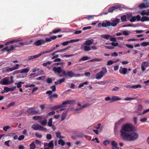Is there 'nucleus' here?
<instances>
[{"instance_id": "obj_10", "label": "nucleus", "mask_w": 149, "mask_h": 149, "mask_svg": "<svg viewBox=\"0 0 149 149\" xmlns=\"http://www.w3.org/2000/svg\"><path fill=\"white\" fill-rule=\"evenodd\" d=\"M45 43V41L42 39H40L34 42V44L36 46H38L41 45H43Z\"/></svg>"}, {"instance_id": "obj_48", "label": "nucleus", "mask_w": 149, "mask_h": 149, "mask_svg": "<svg viewBox=\"0 0 149 149\" xmlns=\"http://www.w3.org/2000/svg\"><path fill=\"white\" fill-rule=\"evenodd\" d=\"M42 117L41 116H36L33 117V118L34 120H37L38 119H41Z\"/></svg>"}, {"instance_id": "obj_12", "label": "nucleus", "mask_w": 149, "mask_h": 149, "mask_svg": "<svg viewBox=\"0 0 149 149\" xmlns=\"http://www.w3.org/2000/svg\"><path fill=\"white\" fill-rule=\"evenodd\" d=\"M148 3V1L144 0L143 2L139 5V7L140 9H142L144 8H146L148 7L147 4Z\"/></svg>"}, {"instance_id": "obj_40", "label": "nucleus", "mask_w": 149, "mask_h": 149, "mask_svg": "<svg viewBox=\"0 0 149 149\" xmlns=\"http://www.w3.org/2000/svg\"><path fill=\"white\" fill-rule=\"evenodd\" d=\"M8 129H11V127L9 126H6L3 127V129L5 132H6L7 131Z\"/></svg>"}, {"instance_id": "obj_58", "label": "nucleus", "mask_w": 149, "mask_h": 149, "mask_svg": "<svg viewBox=\"0 0 149 149\" xmlns=\"http://www.w3.org/2000/svg\"><path fill=\"white\" fill-rule=\"evenodd\" d=\"M35 86V85L34 84L26 85L24 86V87L26 88L28 87H34Z\"/></svg>"}, {"instance_id": "obj_27", "label": "nucleus", "mask_w": 149, "mask_h": 149, "mask_svg": "<svg viewBox=\"0 0 149 149\" xmlns=\"http://www.w3.org/2000/svg\"><path fill=\"white\" fill-rule=\"evenodd\" d=\"M72 103V101L71 100H66L65 102H63L61 105V107H65V105L67 104H70Z\"/></svg>"}, {"instance_id": "obj_18", "label": "nucleus", "mask_w": 149, "mask_h": 149, "mask_svg": "<svg viewBox=\"0 0 149 149\" xmlns=\"http://www.w3.org/2000/svg\"><path fill=\"white\" fill-rule=\"evenodd\" d=\"M103 127V126L100 123L98 124L97 125L95 126L94 127L96 129L98 130L99 132L101 131Z\"/></svg>"}, {"instance_id": "obj_62", "label": "nucleus", "mask_w": 149, "mask_h": 149, "mask_svg": "<svg viewBox=\"0 0 149 149\" xmlns=\"http://www.w3.org/2000/svg\"><path fill=\"white\" fill-rule=\"evenodd\" d=\"M46 138L47 139L50 140L52 138V136L50 134H48L47 135Z\"/></svg>"}, {"instance_id": "obj_9", "label": "nucleus", "mask_w": 149, "mask_h": 149, "mask_svg": "<svg viewBox=\"0 0 149 149\" xmlns=\"http://www.w3.org/2000/svg\"><path fill=\"white\" fill-rule=\"evenodd\" d=\"M120 19L118 18L113 19L111 22V25L113 26H116L120 22Z\"/></svg>"}, {"instance_id": "obj_4", "label": "nucleus", "mask_w": 149, "mask_h": 149, "mask_svg": "<svg viewBox=\"0 0 149 149\" xmlns=\"http://www.w3.org/2000/svg\"><path fill=\"white\" fill-rule=\"evenodd\" d=\"M31 128L34 130H44L45 128L42 126L38 125V124L32 125Z\"/></svg>"}, {"instance_id": "obj_7", "label": "nucleus", "mask_w": 149, "mask_h": 149, "mask_svg": "<svg viewBox=\"0 0 149 149\" xmlns=\"http://www.w3.org/2000/svg\"><path fill=\"white\" fill-rule=\"evenodd\" d=\"M141 66L142 70L143 72L146 68L149 66V62L147 61H144L142 63Z\"/></svg>"}, {"instance_id": "obj_50", "label": "nucleus", "mask_w": 149, "mask_h": 149, "mask_svg": "<svg viewBox=\"0 0 149 149\" xmlns=\"http://www.w3.org/2000/svg\"><path fill=\"white\" fill-rule=\"evenodd\" d=\"M41 124L43 125H45L47 124V119H45V120H43L42 121H40V122Z\"/></svg>"}, {"instance_id": "obj_33", "label": "nucleus", "mask_w": 149, "mask_h": 149, "mask_svg": "<svg viewBox=\"0 0 149 149\" xmlns=\"http://www.w3.org/2000/svg\"><path fill=\"white\" fill-rule=\"evenodd\" d=\"M84 136V134L82 132H79L77 134L76 137L80 138H82Z\"/></svg>"}, {"instance_id": "obj_35", "label": "nucleus", "mask_w": 149, "mask_h": 149, "mask_svg": "<svg viewBox=\"0 0 149 149\" xmlns=\"http://www.w3.org/2000/svg\"><path fill=\"white\" fill-rule=\"evenodd\" d=\"M81 39H73L70 40H68L69 44L70 43H72L73 42H78Z\"/></svg>"}, {"instance_id": "obj_1", "label": "nucleus", "mask_w": 149, "mask_h": 149, "mask_svg": "<svg viewBox=\"0 0 149 149\" xmlns=\"http://www.w3.org/2000/svg\"><path fill=\"white\" fill-rule=\"evenodd\" d=\"M135 130V126L132 124L127 123L123 125L120 130V135L122 139L125 141H132L138 138V134L135 132H131Z\"/></svg>"}, {"instance_id": "obj_29", "label": "nucleus", "mask_w": 149, "mask_h": 149, "mask_svg": "<svg viewBox=\"0 0 149 149\" xmlns=\"http://www.w3.org/2000/svg\"><path fill=\"white\" fill-rule=\"evenodd\" d=\"M125 120V118H120L119 120L117 121L116 123V124H118V125H120L122 123L124 122Z\"/></svg>"}, {"instance_id": "obj_45", "label": "nucleus", "mask_w": 149, "mask_h": 149, "mask_svg": "<svg viewBox=\"0 0 149 149\" xmlns=\"http://www.w3.org/2000/svg\"><path fill=\"white\" fill-rule=\"evenodd\" d=\"M141 45L142 46H146L149 45V42H144L141 44Z\"/></svg>"}, {"instance_id": "obj_56", "label": "nucleus", "mask_w": 149, "mask_h": 149, "mask_svg": "<svg viewBox=\"0 0 149 149\" xmlns=\"http://www.w3.org/2000/svg\"><path fill=\"white\" fill-rule=\"evenodd\" d=\"M141 86L140 85H134L132 86V88H141Z\"/></svg>"}, {"instance_id": "obj_36", "label": "nucleus", "mask_w": 149, "mask_h": 149, "mask_svg": "<svg viewBox=\"0 0 149 149\" xmlns=\"http://www.w3.org/2000/svg\"><path fill=\"white\" fill-rule=\"evenodd\" d=\"M56 136L58 138L62 139L64 138V136H62L61 135V133L60 132H57L56 133Z\"/></svg>"}, {"instance_id": "obj_14", "label": "nucleus", "mask_w": 149, "mask_h": 149, "mask_svg": "<svg viewBox=\"0 0 149 149\" xmlns=\"http://www.w3.org/2000/svg\"><path fill=\"white\" fill-rule=\"evenodd\" d=\"M119 72L121 74H125L127 72V69L126 68L121 67L119 70Z\"/></svg>"}, {"instance_id": "obj_25", "label": "nucleus", "mask_w": 149, "mask_h": 149, "mask_svg": "<svg viewBox=\"0 0 149 149\" xmlns=\"http://www.w3.org/2000/svg\"><path fill=\"white\" fill-rule=\"evenodd\" d=\"M68 109L65 112H63L61 116V120L63 121L64 120L67 116L68 112Z\"/></svg>"}, {"instance_id": "obj_23", "label": "nucleus", "mask_w": 149, "mask_h": 149, "mask_svg": "<svg viewBox=\"0 0 149 149\" xmlns=\"http://www.w3.org/2000/svg\"><path fill=\"white\" fill-rule=\"evenodd\" d=\"M111 25V22L109 21H106L105 22H102V27H108Z\"/></svg>"}, {"instance_id": "obj_31", "label": "nucleus", "mask_w": 149, "mask_h": 149, "mask_svg": "<svg viewBox=\"0 0 149 149\" xmlns=\"http://www.w3.org/2000/svg\"><path fill=\"white\" fill-rule=\"evenodd\" d=\"M55 48H54L53 49H51V50H45L43 51V52H41V55L43 54H45L47 53H49L51 52L53 50L55 49Z\"/></svg>"}, {"instance_id": "obj_21", "label": "nucleus", "mask_w": 149, "mask_h": 149, "mask_svg": "<svg viewBox=\"0 0 149 149\" xmlns=\"http://www.w3.org/2000/svg\"><path fill=\"white\" fill-rule=\"evenodd\" d=\"M30 69L29 67H28L26 68H24L20 70L21 73H26L28 72Z\"/></svg>"}, {"instance_id": "obj_37", "label": "nucleus", "mask_w": 149, "mask_h": 149, "mask_svg": "<svg viewBox=\"0 0 149 149\" xmlns=\"http://www.w3.org/2000/svg\"><path fill=\"white\" fill-rule=\"evenodd\" d=\"M106 44H111L113 47H116L118 45V44L117 42H112L111 43H106Z\"/></svg>"}, {"instance_id": "obj_46", "label": "nucleus", "mask_w": 149, "mask_h": 149, "mask_svg": "<svg viewBox=\"0 0 149 149\" xmlns=\"http://www.w3.org/2000/svg\"><path fill=\"white\" fill-rule=\"evenodd\" d=\"M55 113V111H53L49 113L46 116L47 117L52 115H54Z\"/></svg>"}, {"instance_id": "obj_26", "label": "nucleus", "mask_w": 149, "mask_h": 149, "mask_svg": "<svg viewBox=\"0 0 149 149\" xmlns=\"http://www.w3.org/2000/svg\"><path fill=\"white\" fill-rule=\"evenodd\" d=\"M111 145L112 146V149H119L117 147V145L116 142L114 141H112L111 142Z\"/></svg>"}, {"instance_id": "obj_2", "label": "nucleus", "mask_w": 149, "mask_h": 149, "mask_svg": "<svg viewBox=\"0 0 149 149\" xmlns=\"http://www.w3.org/2000/svg\"><path fill=\"white\" fill-rule=\"evenodd\" d=\"M10 79V81H9V77H8L2 79L0 81V84L2 85H8L13 83L14 82L13 80V76H11Z\"/></svg>"}, {"instance_id": "obj_28", "label": "nucleus", "mask_w": 149, "mask_h": 149, "mask_svg": "<svg viewBox=\"0 0 149 149\" xmlns=\"http://www.w3.org/2000/svg\"><path fill=\"white\" fill-rule=\"evenodd\" d=\"M140 20L142 22L148 21V17L146 16H143L141 18V17L140 16L139 21Z\"/></svg>"}, {"instance_id": "obj_57", "label": "nucleus", "mask_w": 149, "mask_h": 149, "mask_svg": "<svg viewBox=\"0 0 149 149\" xmlns=\"http://www.w3.org/2000/svg\"><path fill=\"white\" fill-rule=\"evenodd\" d=\"M123 34L125 36L128 35L129 34V32L127 31H123L122 32Z\"/></svg>"}, {"instance_id": "obj_6", "label": "nucleus", "mask_w": 149, "mask_h": 149, "mask_svg": "<svg viewBox=\"0 0 149 149\" xmlns=\"http://www.w3.org/2000/svg\"><path fill=\"white\" fill-rule=\"evenodd\" d=\"M81 48L85 52L89 51L91 49V48H90L89 46L86 45L84 43L81 45Z\"/></svg>"}, {"instance_id": "obj_52", "label": "nucleus", "mask_w": 149, "mask_h": 149, "mask_svg": "<svg viewBox=\"0 0 149 149\" xmlns=\"http://www.w3.org/2000/svg\"><path fill=\"white\" fill-rule=\"evenodd\" d=\"M143 106L142 105L140 104H139L138 106L137 110L138 111H141L142 110Z\"/></svg>"}, {"instance_id": "obj_5", "label": "nucleus", "mask_w": 149, "mask_h": 149, "mask_svg": "<svg viewBox=\"0 0 149 149\" xmlns=\"http://www.w3.org/2000/svg\"><path fill=\"white\" fill-rule=\"evenodd\" d=\"M38 110L36 108H31L27 110V112L30 114L33 115L38 113Z\"/></svg>"}, {"instance_id": "obj_24", "label": "nucleus", "mask_w": 149, "mask_h": 149, "mask_svg": "<svg viewBox=\"0 0 149 149\" xmlns=\"http://www.w3.org/2000/svg\"><path fill=\"white\" fill-rule=\"evenodd\" d=\"M93 42L94 40L93 39H91L86 40L84 43L90 46L93 43Z\"/></svg>"}, {"instance_id": "obj_16", "label": "nucleus", "mask_w": 149, "mask_h": 149, "mask_svg": "<svg viewBox=\"0 0 149 149\" xmlns=\"http://www.w3.org/2000/svg\"><path fill=\"white\" fill-rule=\"evenodd\" d=\"M120 6L118 5H116L114 6H112L109 8L108 10L109 12V13H112L114 10H115L117 9L120 8Z\"/></svg>"}, {"instance_id": "obj_17", "label": "nucleus", "mask_w": 149, "mask_h": 149, "mask_svg": "<svg viewBox=\"0 0 149 149\" xmlns=\"http://www.w3.org/2000/svg\"><path fill=\"white\" fill-rule=\"evenodd\" d=\"M16 88L15 86H14L10 88H8L7 87H4V90L6 91V92L7 93L9 91H13Z\"/></svg>"}, {"instance_id": "obj_3", "label": "nucleus", "mask_w": 149, "mask_h": 149, "mask_svg": "<svg viewBox=\"0 0 149 149\" xmlns=\"http://www.w3.org/2000/svg\"><path fill=\"white\" fill-rule=\"evenodd\" d=\"M102 70L96 74L95 79H99L101 78L107 72V70L106 68L103 67L102 68Z\"/></svg>"}, {"instance_id": "obj_59", "label": "nucleus", "mask_w": 149, "mask_h": 149, "mask_svg": "<svg viewBox=\"0 0 149 149\" xmlns=\"http://www.w3.org/2000/svg\"><path fill=\"white\" fill-rule=\"evenodd\" d=\"M68 49V48H66L64 49H62L61 50H58L56 51V52L57 53L60 52H65L66 50Z\"/></svg>"}, {"instance_id": "obj_39", "label": "nucleus", "mask_w": 149, "mask_h": 149, "mask_svg": "<svg viewBox=\"0 0 149 149\" xmlns=\"http://www.w3.org/2000/svg\"><path fill=\"white\" fill-rule=\"evenodd\" d=\"M14 70L13 68H6V70L4 71V72H8Z\"/></svg>"}, {"instance_id": "obj_53", "label": "nucleus", "mask_w": 149, "mask_h": 149, "mask_svg": "<svg viewBox=\"0 0 149 149\" xmlns=\"http://www.w3.org/2000/svg\"><path fill=\"white\" fill-rule=\"evenodd\" d=\"M120 89V88L116 86L114 88H113L112 90V91H118Z\"/></svg>"}, {"instance_id": "obj_42", "label": "nucleus", "mask_w": 149, "mask_h": 149, "mask_svg": "<svg viewBox=\"0 0 149 149\" xmlns=\"http://www.w3.org/2000/svg\"><path fill=\"white\" fill-rule=\"evenodd\" d=\"M58 144L59 145H61L62 146H63L65 145V142L63 140L61 139L59 140Z\"/></svg>"}, {"instance_id": "obj_19", "label": "nucleus", "mask_w": 149, "mask_h": 149, "mask_svg": "<svg viewBox=\"0 0 149 149\" xmlns=\"http://www.w3.org/2000/svg\"><path fill=\"white\" fill-rule=\"evenodd\" d=\"M46 145L48 146L50 148L53 149L54 147L53 140L51 141L48 143H45V146Z\"/></svg>"}, {"instance_id": "obj_63", "label": "nucleus", "mask_w": 149, "mask_h": 149, "mask_svg": "<svg viewBox=\"0 0 149 149\" xmlns=\"http://www.w3.org/2000/svg\"><path fill=\"white\" fill-rule=\"evenodd\" d=\"M19 66V65L18 64H16L14 67H12L13 70L18 69Z\"/></svg>"}, {"instance_id": "obj_38", "label": "nucleus", "mask_w": 149, "mask_h": 149, "mask_svg": "<svg viewBox=\"0 0 149 149\" xmlns=\"http://www.w3.org/2000/svg\"><path fill=\"white\" fill-rule=\"evenodd\" d=\"M140 14L143 16H144L145 15H149V10L146 12L144 11H143L140 13Z\"/></svg>"}, {"instance_id": "obj_15", "label": "nucleus", "mask_w": 149, "mask_h": 149, "mask_svg": "<svg viewBox=\"0 0 149 149\" xmlns=\"http://www.w3.org/2000/svg\"><path fill=\"white\" fill-rule=\"evenodd\" d=\"M140 19V16L138 15L136 16H134L132 17L130 19V20L131 22H135L136 20L137 21H139Z\"/></svg>"}, {"instance_id": "obj_49", "label": "nucleus", "mask_w": 149, "mask_h": 149, "mask_svg": "<svg viewBox=\"0 0 149 149\" xmlns=\"http://www.w3.org/2000/svg\"><path fill=\"white\" fill-rule=\"evenodd\" d=\"M110 143V141L108 140H106L103 142V143L105 146H107Z\"/></svg>"}, {"instance_id": "obj_20", "label": "nucleus", "mask_w": 149, "mask_h": 149, "mask_svg": "<svg viewBox=\"0 0 149 149\" xmlns=\"http://www.w3.org/2000/svg\"><path fill=\"white\" fill-rule=\"evenodd\" d=\"M121 100V98L117 96H113L111 97V101L110 102H111L114 101L119 100Z\"/></svg>"}, {"instance_id": "obj_43", "label": "nucleus", "mask_w": 149, "mask_h": 149, "mask_svg": "<svg viewBox=\"0 0 149 149\" xmlns=\"http://www.w3.org/2000/svg\"><path fill=\"white\" fill-rule=\"evenodd\" d=\"M52 118H50L48 122V125L49 127H51L52 126Z\"/></svg>"}, {"instance_id": "obj_61", "label": "nucleus", "mask_w": 149, "mask_h": 149, "mask_svg": "<svg viewBox=\"0 0 149 149\" xmlns=\"http://www.w3.org/2000/svg\"><path fill=\"white\" fill-rule=\"evenodd\" d=\"M109 40L110 41L115 42L116 41V38L114 37H111H111L110 38Z\"/></svg>"}, {"instance_id": "obj_22", "label": "nucleus", "mask_w": 149, "mask_h": 149, "mask_svg": "<svg viewBox=\"0 0 149 149\" xmlns=\"http://www.w3.org/2000/svg\"><path fill=\"white\" fill-rule=\"evenodd\" d=\"M100 37L106 40H109L111 37V35L110 34H103L100 36Z\"/></svg>"}, {"instance_id": "obj_11", "label": "nucleus", "mask_w": 149, "mask_h": 149, "mask_svg": "<svg viewBox=\"0 0 149 149\" xmlns=\"http://www.w3.org/2000/svg\"><path fill=\"white\" fill-rule=\"evenodd\" d=\"M53 70L55 73H57L58 74L61 73L62 71V69L61 67H54Z\"/></svg>"}, {"instance_id": "obj_44", "label": "nucleus", "mask_w": 149, "mask_h": 149, "mask_svg": "<svg viewBox=\"0 0 149 149\" xmlns=\"http://www.w3.org/2000/svg\"><path fill=\"white\" fill-rule=\"evenodd\" d=\"M119 125H118V124H116V123L115 124V126L114 127V131L115 132H117L118 130V129L119 127Z\"/></svg>"}, {"instance_id": "obj_34", "label": "nucleus", "mask_w": 149, "mask_h": 149, "mask_svg": "<svg viewBox=\"0 0 149 149\" xmlns=\"http://www.w3.org/2000/svg\"><path fill=\"white\" fill-rule=\"evenodd\" d=\"M61 104H59L58 105H57L55 106H54L53 107L51 108V110H55L56 109L60 108H61Z\"/></svg>"}, {"instance_id": "obj_60", "label": "nucleus", "mask_w": 149, "mask_h": 149, "mask_svg": "<svg viewBox=\"0 0 149 149\" xmlns=\"http://www.w3.org/2000/svg\"><path fill=\"white\" fill-rule=\"evenodd\" d=\"M30 148L29 149H34L36 147V146L34 143H32L30 145Z\"/></svg>"}, {"instance_id": "obj_54", "label": "nucleus", "mask_w": 149, "mask_h": 149, "mask_svg": "<svg viewBox=\"0 0 149 149\" xmlns=\"http://www.w3.org/2000/svg\"><path fill=\"white\" fill-rule=\"evenodd\" d=\"M114 63V61L111 60H109L107 61V65H110Z\"/></svg>"}, {"instance_id": "obj_41", "label": "nucleus", "mask_w": 149, "mask_h": 149, "mask_svg": "<svg viewBox=\"0 0 149 149\" xmlns=\"http://www.w3.org/2000/svg\"><path fill=\"white\" fill-rule=\"evenodd\" d=\"M102 59L100 58H96L92 59L89 61L91 62H93L95 61H99L102 60Z\"/></svg>"}, {"instance_id": "obj_32", "label": "nucleus", "mask_w": 149, "mask_h": 149, "mask_svg": "<svg viewBox=\"0 0 149 149\" xmlns=\"http://www.w3.org/2000/svg\"><path fill=\"white\" fill-rule=\"evenodd\" d=\"M49 95V99L50 101H52V100L53 98V97L57 98L58 97V95L56 94H54L52 95Z\"/></svg>"}, {"instance_id": "obj_51", "label": "nucleus", "mask_w": 149, "mask_h": 149, "mask_svg": "<svg viewBox=\"0 0 149 149\" xmlns=\"http://www.w3.org/2000/svg\"><path fill=\"white\" fill-rule=\"evenodd\" d=\"M45 76H42L39 77H38V78H37L36 79L37 80H43L44 79H45Z\"/></svg>"}, {"instance_id": "obj_55", "label": "nucleus", "mask_w": 149, "mask_h": 149, "mask_svg": "<svg viewBox=\"0 0 149 149\" xmlns=\"http://www.w3.org/2000/svg\"><path fill=\"white\" fill-rule=\"evenodd\" d=\"M51 63V62L50 61H48L46 63H43L42 64V65L44 66H46L47 65H50Z\"/></svg>"}, {"instance_id": "obj_13", "label": "nucleus", "mask_w": 149, "mask_h": 149, "mask_svg": "<svg viewBox=\"0 0 149 149\" xmlns=\"http://www.w3.org/2000/svg\"><path fill=\"white\" fill-rule=\"evenodd\" d=\"M50 88L52 89V90L48 91L46 93V94H48L49 95H51L53 92H55L56 90V87L55 85L51 86Z\"/></svg>"}, {"instance_id": "obj_47", "label": "nucleus", "mask_w": 149, "mask_h": 149, "mask_svg": "<svg viewBox=\"0 0 149 149\" xmlns=\"http://www.w3.org/2000/svg\"><path fill=\"white\" fill-rule=\"evenodd\" d=\"M135 98H131L129 97H127L124 99V100L125 101H130L131 100H134Z\"/></svg>"}, {"instance_id": "obj_30", "label": "nucleus", "mask_w": 149, "mask_h": 149, "mask_svg": "<svg viewBox=\"0 0 149 149\" xmlns=\"http://www.w3.org/2000/svg\"><path fill=\"white\" fill-rule=\"evenodd\" d=\"M33 42L32 40H31L29 42H20L19 43V44L22 45H30Z\"/></svg>"}, {"instance_id": "obj_8", "label": "nucleus", "mask_w": 149, "mask_h": 149, "mask_svg": "<svg viewBox=\"0 0 149 149\" xmlns=\"http://www.w3.org/2000/svg\"><path fill=\"white\" fill-rule=\"evenodd\" d=\"M80 75L79 74H75L71 71H69L67 72V75L71 78L73 77H78L80 76Z\"/></svg>"}, {"instance_id": "obj_64", "label": "nucleus", "mask_w": 149, "mask_h": 149, "mask_svg": "<svg viewBox=\"0 0 149 149\" xmlns=\"http://www.w3.org/2000/svg\"><path fill=\"white\" fill-rule=\"evenodd\" d=\"M121 19L122 21H125L126 20V15H124L121 17Z\"/></svg>"}]
</instances>
